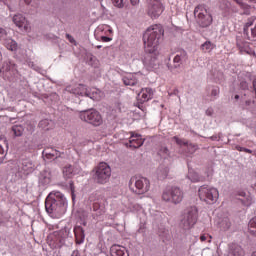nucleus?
Returning a JSON list of instances; mask_svg holds the SVG:
<instances>
[{
    "label": "nucleus",
    "mask_w": 256,
    "mask_h": 256,
    "mask_svg": "<svg viewBox=\"0 0 256 256\" xmlns=\"http://www.w3.org/2000/svg\"><path fill=\"white\" fill-rule=\"evenodd\" d=\"M219 93H220L219 87L214 86L211 90V99H210V101H215V99H217V97H219Z\"/></svg>",
    "instance_id": "41"
},
{
    "label": "nucleus",
    "mask_w": 256,
    "mask_h": 256,
    "mask_svg": "<svg viewBox=\"0 0 256 256\" xmlns=\"http://www.w3.org/2000/svg\"><path fill=\"white\" fill-rule=\"evenodd\" d=\"M185 61H187V52L185 50H180L177 52V54L175 55L174 59H173V63L174 65H167L168 69L170 71H173L174 69H179V67H181V65H183V63H185Z\"/></svg>",
    "instance_id": "14"
},
{
    "label": "nucleus",
    "mask_w": 256,
    "mask_h": 256,
    "mask_svg": "<svg viewBox=\"0 0 256 256\" xmlns=\"http://www.w3.org/2000/svg\"><path fill=\"white\" fill-rule=\"evenodd\" d=\"M71 256H79V251H74Z\"/></svg>",
    "instance_id": "60"
},
{
    "label": "nucleus",
    "mask_w": 256,
    "mask_h": 256,
    "mask_svg": "<svg viewBox=\"0 0 256 256\" xmlns=\"http://www.w3.org/2000/svg\"><path fill=\"white\" fill-rule=\"evenodd\" d=\"M12 21L16 27L24 31L25 33H29L31 31V25L27 22V19L23 14H16L13 16Z\"/></svg>",
    "instance_id": "13"
},
{
    "label": "nucleus",
    "mask_w": 256,
    "mask_h": 256,
    "mask_svg": "<svg viewBox=\"0 0 256 256\" xmlns=\"http://www.w3.org/2000/svg\"><path fill=\"white\" fill-rule=\"evenodd\" d=\"M251 103H253V101H251V100H246V101H245L246 107H250Z\"/></svg>",
    "instance_id": "58"
},
{
    "label": "nucleus",
    "mask_w": 256,
    "mask_h": 256,
    "mask_svg": "<svg viewBox=\"0 0 256 256\" xmlns=\"http://www.w3.org/2000/svg\"><path fill=\"white\" fill-rule=\"evenodd\" d=\"M243 36L248 41H256V17L247 19L243 27Z\"/></svg>",
    "instance_id": "11"
},
{
    "label": "nucleus",
    "mask_w": 256,
    "mask_h": 256,
    "mask_svg": "<svg viewBox=\"0 0 256 256\" xmlns=\"http://www.w3.org/2000/svg\"><path fill=\"white\" fill-rule=\"evenodd\" d=\"M187 177L192 183L203 181V177L199 176V174L193 170H189Z\"/></svg>",
    "instance_id": "29"
},
{
    "label": "nucleus",
    "mask_w": 256,
    "mask_h": 256,
    "mask_svg": "<svg viewBox=\"0 0 256 256\" xmlns=\"http://www.w3.org/2000/svg\"><path fill=\"white\" fill-rule=\"evenodd\" d=\"M248 229L251 235H254V237H256V216L249 221Z\"/></svg>",
    "instance_id": "37"
},
{
    "label": "nucleus",
    "mask_w": 256,
    "mask_h": 256,
    "mask_svg": "<svg viewBox=\"0 0 256 256\" xmlns=\"http://www.w3.org/2000/svg\"><path fill=\"white\" fill-rule=\"evenodd\" d=\"M43 155H45L46 159H58V157H61V152L54 148H46L43 151Z\"/></svg>",
    "instance_id": "23"
},
{
    "label": "nucleus",
    "mask_w": 256,
    "mask_h": 256,
    "mask_svg": "<svg viewBox=\"0 0 256 256\" xmlns=\"http://www.w3.org/2000/svg\"><path fill=\"white\" fill-rule=\"evenodd\" d=\"M110 254L111 256H129V253H127V250H125V247H122L117 244H114L111 246Z\"/></svg>",
    "instance_id": "21"
},
{
    "label": "nucleus",
    "mask_w": 256,
    "mask_h": 256,
    "mask_svg": "<svg viewBox=\"0 0 256 256\" xmlns=\"http://www.w3.org/2000/svg\"><path fill=\"white\" fill-rule=\"evenodd\" d=\"M178 93H179V90L175 89V90L173 91V93L170 94V95H178Z\"/></svg>",
    "instance_id": "61"
},
{
    "label": "nucleus",
    "mask_w": 256,
    "mask_h": 256,
    "mask_svg": "<svg viewBox=\"0 0 256 256\" xmlns=\"http://www.w3.org/2000/svg\"><path fill=\"white\" fill-rule=\"evenodd\" d=\"M164 30L161 24L150 26L143 35L144 47L146 53L158 51L159 43L163 39Z\"/></svg>",
    "instance_id": "2"
},
{
    "label": "nucleus",
    "mask_w": 256,
    "mask_h": 256,
    "mask_svg": "<svg viewBox=\"0 0 256 256\" xmlns=\"http://www.w3.org/2000/svg\"><path fill=\"white\" fill-rule=\"evenodd\" d=\"M236 199L243 207H251L254 202L251 193L245 191H238Z\"/></svg>",
    "instance_id": "15"
},
{
    "label": "nucleus",
    "mask_w": 256,
    "mask_h": 256,
    "mask_svg": "<svg viewBox=\"0 0 256 256\" xmlns=\"http://www.w3.org/2000/svg\"><path fill=\"white\" fill-rule=\"evenodd\" d=\"M131 5H139V0H130Z\"/></svg>",
    "instance_id": "56"
},
{
    "label": "nucleus",
    "mask_w": 256,
    "mask_h": 256,
    "mask_svg": "<svg viewBox=\"0 0 256 256\" xmlns=\"http://www.w3.org/2000/svg\"><path fill=\"white\" fill-rule=\"evenodd\" d=\"M4 162H5V155L0 156V165L3 164Z\"/></svg>",
    "instance_id": "59"
},
{
    "label": "nucleus",
    "mask_w": 256,
    "mask_h": 256,
    "mask_svg": "<svg viewBox=\"0 0 256 256\" xmlns=\"http://www.w3.org/2000/svg\"><path fill=\"white\" fill-rule=\"evenodd\" d=\"M66 39H68L70 43H75V38H73L71 34H66Z\"/></svg>",
    "instance_id": "51"
},
{
    "label": "nucleus",
    "mask_w": 256,
    "mask_h": 256,
    "mask_svg": "<svg viewBox=\"0 0 256 256\" xmlns=\"http://www.w3.org/2000/svg\"><path fill=\"white\" fill-rule=\"evenodd\" d=\"M79 117L81 121H85V123H89L94 127H99V125L103 124V117L101 116V113L94 108L80 111Z\"/></svg>",
    "instance_id": "9"
},
{
    "label": "nucleus",
    "mask_w": 256,
    "mask_h": 256,
    "mask_svg": "<svg viewBox=\"0 0 256 256\" xmlns=\"http://www.w3.org/2000/svg\"><path fill=\"white\" fill-rule=\"evenodd\" d=\"M183 197H185L183 190L177 186L166 188L162 193V199L166 203H173L174 205H179L183 201Z\"/></svg>",
    "instance_id": "7"
},
{
    "label": "nucleus",
    "mask_w": 256,
    "mask_h": 256,
    "mask_svg": "<svg viewBox=\"0 0 256 256\" xmlns=\"http://www.w3.org/2000/svg\"><path fill=\"white\" fill-rule=\"evenodd\" d=\"M244 153H249L250 155L253 154V150L249 148H244Z\"/></svg>",
    "instance_id": "57"
},
{
    "label": "nucleus",
    "mask_w": 256,
    "mask_h": 256,
    "mask_svg": "<svg viewBox=\"0 0 256 256\" xmlns=\"http://www.w3.org/2000/svg\"><path fill=\"white\" fill-rule=\"evenodd\" d=\"M5 149L3 148V146L2 145H0V155H2V157L3 156H5V157H7V154H5Z\"/></svg>",
    "instance_id": "55"
},
{
    "label": "nucleus",
    "mask_w": 256,
    "mask_h": 256,
    "mask_svg": "<svg viewBox=\"0 0 256 256\" xmlns=\"http://www.w3.org/2000/svg\"><path fill=\"white\" fill-rule=\"evenodd\" d=\"M221 139H223V133L221 132L210 137L211 141H221Z\"/></svg>",
    "instance_id": "44"
},
{
    "label": "nucleus",
    "mask_w": 256,
    "mask_h": 256,
    "mask_svg": "<svg viewBox=\"0 0 256 256\" xmlns=\"http://www.w3.org/2000/svg\"><path fill=\"white\" fill-rule=\"evenodd\" d=\"M240 89H242L243 91H247V89H249V84L247 83V81H241L240 82Z\"/></svg>",
    "instance_id": "45"
},
{
    "label": "nucleus",
    "mask_w": 256,
    "mask_h": 256,
    "mask_svg": "<svg viewBox=\"0 0 256 256\" xmlns=\"http://www.w3.org/2000/svg\"><path fill=\"white\" fill-rule=\"evenodd\" d=\"M22 171L25 173H33L35 171V164L31 160H22Z\"/></svg>",
    "instance_id": "27"
},
{
    "label": "nucleus",
    "mask_w": 256,
    "mask_h": 256,
    "mask_svg": "<svg viewBox=\"0 0 256 256\" xmlns=\"http://www.w3.org/2000/svg\"><path fill=\"white\" fill-rule=\"evenodd\" d=\"M194 17L199 29H207L213 24V15L207 6L200 4L194 9Z\"/></svg>",
    "instance_id": "3"
},
{
    "label": "nucleus",
    "mask_w": 256,
    "mask_h": 256,
    "mask_svg": "<svg viewBox=\"0 0 256 256\" xmlns=\"http://www.w3.org/2000/svg\"><path fill=\"white\" fill-rule=\"evenodd\" d=\"M197 213V207L192 206L187 208L180 221L181 229H184V231H189V229H192V227L195 226V223H197Z\"/></svg>",
    "instance_id": "8"
},
{
    "label": "nucleus",
    "mask_w": 256,
    "mask_h": 256,
    "mask_svg": "<svg viewBox=\"0 0 256 256\" xmlns=\"http://www.w3.org/2000/svg\"><path fill=\"white\" fill-rule=\"evenodd\" d=\"M46 213L51 217H61L67 211V198L59 190H53L45 200Z\"/></svg>",
    "instance_id": "1"
},
{
    "label": "nucleus",
    "mask_w": 256,
    "mask_h": 256,
    "mask_svg": "<svg viewBox=\"0 0 256 256\" xmlns=\"http://www.w3.org/2000/svg\"><path fill=\"white\" fill-rule=\"evenodd\" d=\"M186 155L187 157H190V155H194V153L199 149V146L197 144L189 143L186 144Z\"/></svg>",
    "instance_id": "34"
},
{
    "label": "nucleus",
    "mask_w": 256,
    "mask_h": 256,
    "mask_svg": "<svg viewBox=\"0 0 256 256\" xmlns=\"http://www.w3.org/2000/svg\"><path fill=\"white\" fill-rule=\"evenodd\" d=\"M129 189L136 195H145L151 189V182L147 177L133 176L129 181Z\"/></svg>",
    "instance_id": "5"
},
{
    "label": "nucleus",
    "mask_w": 256,
    "mask_h": 256,
    "mask_svg": "<svg viewBox=\"0 0 256 256\" xmlns=\"http://www.w3.org/2000/svg\"><path fill=\"white\" fill-rule=\"evenodd\" d=\"M24 3H26V5H31V0H24Z\"/></svg>",
    "instance_id": "62"
},
{
    "label": "nucleus",
    "mask_w": 256,
    "mask_h": 256,
    "mask_svg": "<svg viewBox=\"0 0 256 256\" xmlns=\"http://www.w3.org/2000/svg\"><path fill=\"white\" fill-rule=\"evenodd\" d=\"M213 113H214L213 108H208V109L206 110V115H207L208 117H213Z\"/></svg>",
    "instance_id": "49"
},
{
    "label": "nucleus",
    "mask_w": 256,
    "mask_h": 256,
    "mask_svg": "<svg viewBox=\"0 0 256 256\" xmlns=\"http://www.w3.org/2000/svg\"><path fill=\"white\" fill-rule=\"evenodd\" d=\"M62 173L65 179H71L72 177H75V175H79V173H81V167L66 164L62 169Z\"/></svg>",
    "instance_id": "16"
},
{
    "label": "nucleus",
    "mask_w": 256,
    "mask_h": 256,
    "mask_svg": "<svg viewBox=\"0 0 256 256\" xmlns=\"http://www.w3.org/2000/svg\"><path fill=\"white\" fill-rule=\"evenodd\" d=\"M157 175L160 180L167 179V175H169V168L166 166H160L157 169Z\"/></svg>",
    "instance_id": "32"
},
{
    "label": "nucleus",
    "mask_w": 256,
    "mask_h": 256,
    "mask_svg": "<svg viewBox=\"0 0 256 256\" xmlns=\"http://www.w3.org/2000/svg\"><path fill=\"white\" fill-rule=\"evenodd\" d=\"M138 233H145V224H141Z\"/></svg>",
    "instance_id": "53"
},
{
    "label": "nucleus",
    "mask_w": 256,
    "mask_h": 256,
    "mask_svg": "<svg viewBox=\"0 0 256 256\" xmlns=\"http://www.w3.org/2000/svg\"><path fill=\"white\" fill-rule=\"evenodd\" d=\"M173 141H175V143L177 144V145H179L180 147H187V145H188V143H189V141H187V140H185V139H181V138H179V137H177V136H174L173 137Z\"/></svg>",
    "instance_id": "39"
},
{
    "label": "nucleus",
    "mask_w": 256,
    "mask_h": 256,
    "mask_svg": "<svg viewBox=\"0 0 256 256\" xmlns=\"http://www.w3.org/2000/svg\"><path fill=\"white\" fill-rule=\"evenodd\" d=\"M207 237H209L208 242L211 243V239H213V237H211L209 234H202V235L200 236V240H201L202 242H205V241H207Z\"/></svg>",
    "instance_id": "46"
},
{
    "label": "nucleus",
    "mask_w": 256,
    "mask_h": 256,
    "mask_svg": "<svg viewBox=\"0 0 256 256\" xmlns=\"http://www.w3.org/2000/svg\"><path fill=\"white\" fill-rule=\"evenodd\" d=\"M7 37V30L0 28V39H5Z\"/></svg>",
    "instance_id": "48"
},
{
    "label": "nucleus",
    "mask_w": 256,
    "mask_h": 256,
    "mask_svg": "<svg viewBox=\"0 0 256 256\" xmlns=\"http://www.w3.org/2000/svg\"><path fill=\"white\" fill-rule=\"evenodd\" d=\"M12 131L15 137H21L25 131V128L23 127V125H14L12 126Z\"/></svg>",
    "instance_id": "36"
},
{
    "label": "nucleus",
    "mask_w": 256,
    "mask_h": 256,
    "mask_svg": "<svg viewBox=\"0 0 256 256\" xmlns=\"http://www.w3.org/2000/svg\"><path fill=\"white\" fill-rule=\"evenodd\" d=\"M138 97H140L142 103L150 101V99H153V89L143 88L141 92L138 94Z\"/></svg>",
    "instance_id": "22"
},
{
    "label": "nucleus",
    "mask_w": 256,
    "mask_h": 256,
    "mask_svg": "<svg viewBox=\"0 0 256 256\" xmlns=\"http://www.w3.org/2000/svg\"><path fill=\"white\" fill-rule=\"evenodd\" d=\"M9 221V218L3 216V213L0 212V225H5Z\"/></svg>",
    "instance_id": "47"
},
{
    "label": "nucleus",
    "mask_w": 256,
    "mask_h": 256,
    "mask_svg": "<svg viewBox=\"0 0 256 256\" xmlns=\"http://www.w3.org/2000/svg\"><path fill=\"white\" fill-rule=\"evenodd\" d=\"M165 11V6L161 0H149L148 3V15L151 19H157L161 17Z\"/></svg>",
    "instance_id": "10"
},
{
    "label": "nucleus",
    "mask_w": 256,
    "mask_h": 256,
    "mask_svg": "<svg viewBox=\"0 0 256 256\" xmlns=\"http://www.w3.org/2000/svg\"><path fill=\"white\" fill-rule=\"evenodd\" d=\"M66 91L75 95V97H85L87 93V86L83 84H78L76 86H67Z\"/></svg>",
    "instance_id": "17"
},
{
    "label": "nucleus",
    "mask_w": 256,
    "mask_h": 256,
    "mask_svg": "<svg viewBox=\"0 0 256 256\" xmlns=\"http://www.w3.org/2000/svg\"><path fill=\"white\" fill-rule=\"evenodd\" d=\"M228 256H245V250L239 244H229Z\"/></svg>",
    "instance_id": "19"
},
{
    "label": "nucleus",
    "mask_w": 256,
    "mask_h": 256,
    "mask_svg": "<svg viewBox=\"0 0 256 256\" xmlns=\"http://www.w3.org/2000/svg\"><path fill=\"white\" fill-rule=\"evenodd\" d=\"M90 209L91 211H94V213H92L93 219L103 215V210H101V204H99L98 202H94Z\"/></svg>",
    "instance_id": "28"
},
{
    "label": "nucleus",
    "mask_w": 256,
    "mask_h": 256,
    "mask_svg": "<svg viewBox=\"0 0 256 256\" xmlns=\"http://www.w3.org/2000/svg\"><path fill=\"white\" fill-rule=\"evenodd\" d=\"M92 179L98 185H105L111 179V166L106 162H100L93 170Z\"/></svg>",
    "instance_id": "4"
},
{
    "label": "nucleus",
    "mask_w": 256,
    "mask_h": 256,
    "mask_svg": "<svg viewBox=\"0 0 256 256\" xmlns=\"http://www.w3.org/2000/svg\"><path fill=\"white\" fill-rule=\"evenodd\" d=\"M3 69L4 71H12V73H15V71H17V65L13 63V61L9 60L4 63Z\"/></svg>",
    "instance_id": "35"
},
{
    "label": "nucleus",
    "mask_w": 256,
    "mask_h": 256,
    "mask_svg": "<svg viewBox=\"0 0 256 256\" xmlns=\"http://www.w3.org/2000/svg\"><path fill=\"white\" fill-rule=\"evenodd\" d=\"M101 41H103V43H109V41H111V38L108 36H101Z\"/></svg>",
    "instance_id": "50"
},
{
    "label": "nucleus",
    "mask_w": 256,
    "mask_h": 256,
    "mask_svg": "<svg viewBox=\"0 0 256 256\" xmlns=\"http://www.w3.org/2000/svg\"><path fill=\"white\" fill-rule=\"evenodd\" d=\"M239 97H240V96H239L238 94H236V95L234 96V99H236V101H237V100H239Z\"/></svg>",
    "instance_id": "64"
},
{
    "label": "nucleus",
    "mask_w": 256,
    "mask_h": 256,
    "mask_svg": "<svg viewBox=\"0 0 256 256\" xmlns=\"http://www.w3.org/2000/svg\"><path fill=\"white\" fill-rule=\"evenodd\" d=\"M124 85L129 87H135L137 83H139V80H137V77L134 74H127L122 78Z\"/></svg>",
    "instance_id": "24"
},
{
    "label": "nucleus",
    "mask_w": 256,
    "mask_h": 256,
    "mask_svg": "<svg viewBox=\"0 0 256 256\" xmlns=\"http://www.w3.org/2000/svg\"><path fill=\"white\" fill-rule=\"evenodd\" d=\"M4 45L8 49V51H17L18 49L17 42L11 38L6 39Z\"/></svg>",
    "instance_id": "31"
},
{
    "label": "nucleus",
    "mask_w": 256,
    "mask_h": 256,
    "mask_svg": "<svg viewBox=\"0 0 256 256\" xmlns=\"http://www.w3.org/2000/svg\"><path fill=\"white\" fill-rule=\"evenodd\" d=\"M145 140L139 134L131 133L129 138V143H126V147H130L132 149H139V147H143Z\"/></svg>",
    "instance_id": "18"
},
{
    "label": "nucleus",
    "mask_w": 256,
    "mask_h": 256,
    "mask_svg": "<svg viewBox=\"0 0 256 256\" xmlns=\"http://www.w3.org/2000/svg\"><path fill=\"white\" fill-rule=\"evenodd\" d=\"M237 47L240 52L249 54V48H247V44L241 43V40H237Z\"/></svg>",
    "instance_id": "42"
},
{
    "label": "nucleus",
    "mask_w": 256,
    "mask_h": 256,
    "mask_svg": "<svg viewBox=\"0 0 256 256\" xmlns=\"http://www.w3.org/2000/svg\"><path fill=\"white\" fill-rule=\"evenodd\" d=\"M220 229H222L223 231H229V229H231V220L229 219V217H224L220 221Z\"/></svg>",
    "instance_id": "33"
},
{
    "label": "nucleus",
    "mask_w": 256,
    "mask_h": 256,
    "mask_svg": "<svg viewBox=\"0 0 256 256\" xmlns=\"http://www.w3.org/2000/svg\"><path fill=\"white\" fill-rule=\"evenodd\" d=\"M158 155H159V157H161V159H164V160L171 159V151L165 145H161L159 147Z\"/></svg>",
    "instance_id": "26"
},
{
    "label": "nucleus",
    "mask_w": 256,
    "mask_h": 256,
    "mask_svg": "<svg viewBox=\"0 0 256 256\" xmlns=\"http://www.w3.org/2000/svg\"><path fill=\"white\" fill-rule=\"evenodd\" d=\"M237 5H239L243 0H234Z\"/></svg>",
    "instance_id": "63"
},
{
    "label": "nucleus",
    "mask_w": 256,
    "mask_h": 256,
    "mask_svg": "<svg viewBox=\"0 0 256 256\" xmlns=\"http://www.w3.org/2000/svg\"><path fill=\"white\" fill-rule=\"evenodd\" d=\"M159 50H155L152 52H146L144 57V65L148 67V69H158L159 67Z\"/></svg>",
    "instance_id": "12"
},
{
    "label": "nucleus",
    "mask_w": 256,
    "mask_h": 256,
    "mask_svg": "<svg viewBox=\"0 0 256 256\" xmlns=\"http://www.w3.org/2000/svg\"><path fill=\"white\" fill-rule=\"evenodd\" d=\"M74 234L76 239V245H82L85 243V230L81 226L74 227Z\"/></svg>",
    "instance_id": "20"
},
{
    "label": "nucleus",
    "mask_w": 256,
    "mask_h": 256,
    "mask_svg": "<svg viewBox=\"0 0 256 256\" xmlns=\"http://www.w3.org/2000/svg\"><path fill=\"white\" fill-rule=\"evenodd\" d=\"M70 189H71V193H72V199H75V186H73V183H70Z\"/></svg>",
    "instance_id": "52"
},
{
    "label": "nucleus",
    "mask_w": 256,
    "mask_h": 256,
    "mask_svg": "<svg viewBox=\"0 0 256 256\" xmlns=\"http://www.w3.org/2000/svg\"><path fill=\"white\" fill-rule=\"evenodd\" d=\"M238 5L244 10L245 15H249L251 13V6L243 2V0Z\"/></svg>",
    "instance_id": "40"
},
{
    "label": "nucleus",
    "mask_w": 256,
    "mask_h": 256,
    "mask_svg": "<svg viewBox=\"0 0 256 256\" xmlns=\"http://www.w3.org/2000/svg\"><path fill=\"white\" fill-rule=\"evenodd\" d=\"M38 127L44 131H49V129L53 128V121L49 119H43L39 122Z\"/></svg>",
    "instance_id": "30"
},
{
    "label": "nucleus",
    "mask_w": 256,
    "mask_h": 256,
    "mask_svg": "<svg viewBox=\"0 0 256 256\" xmlns=\"http://www.w3.org/2000/svg\"><path fill=\"white\" fill-rule=\"evenodd\" d=\"M235 149H236V151H240V152H245V147H241V146H239V145H236L235 146Z\"/></svg>",
    "instance_id": "54"
},
{
    "label": "nucleus",
    "mask_w": 256,
    "mask_h": 256,
    "mask_svg": "<svg viewBox=\"0 0 256 256\" xmlns=\"http://www.w3.org/2000/svg\"><path fill=\"white\" fill-rule=\"evenodd\" d=\"M112 3L114 7H118V9H123L124 7L123 0H112Z\"/></svg>",
    "instance_id": "43"
},
{
    "label": "nucleus",
    "mask_w": 256,
    "mask_h": 256,
    "mask_svg": "<svg viewBox=\"0 0 256 256\" xmlns=\"http://www.w3.org/2000/svg\"><path fill=\"white\" fill-rule=\"evenodd\" d=\"M199 199L208 205H214L219 199V190L209 185H202L198 190Z\"/></svg>",
    "instance_id": "6"
},
{
    "label": "nucleus",
    "mask_w": 256,
    "mask_h": 256,
    "mask_svg": "<svg viewBox=\"0 0 256 256\" xmlns=\"http://www.w3.org/2000/svg\"><path fill=\"white\" fill-rule=\"evenodd\" d=\"M202 51L210 52L215 49V44H213L211 41H206L201 45Z\"/></svg>",
    "instance_id": "38"
},
{
    "label": "nucleus",
    "mask_w": 256,
    "mask_h": 256,
    "mask_svg": "<svg viewBox=\"0 0 256 256\" xmlns=\"http://www.w3.org/2000/svg\"><path fill=\"white\" fill-rule=\"evenodd\" d=\"M85 97H89V99H92V101H101V92L99 89H93L89 91L86 88Z\"/></svg>",
    "instance_id": "25"
}]
</instances>
